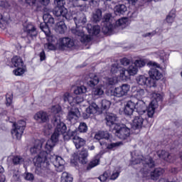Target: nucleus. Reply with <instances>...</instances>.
I'll return each mask as SVG.
<instances>
[{
	"mask_svg": "<svg viewBox=\"0 0 182 182\" xmlns=\"http://www.w3.org/2000/svg\"><path fill=\"white\" fill-rule=\"evenodd\" d=\"M151 97L154 99L149 104V107L147 109V105L144 101L140 100L136 102H134V109L139 116H144V119L147 117H153L154 116V112L157 109L159 102L163 101V95L152 92Z\"/></svg>",
	"mask_w": 182,
	"mask_h": 182,
	"instance_id": "obj_1",
	"label": "nucleus"
},
{
	"mask_svg": "<svg viewBox=\"0 0 182 182\" xmlns=\"http://www.w3.org/2000/svg\"><path fill=\"white\" fill-rule=\"evenodd\" d=\"M48 156L49 154L46 151H41L38 156L34 158L33 163L36 167L35 170L36 174L43 176L50 173L49 163L46 161Z\"/></svg>",
	"mask_w": 182,
	"mask_h": 182,
	"instance_id": "obj_2",
	"label": "nucleus"
},
{
	"mask_svg": "<svg viewBox=\"0 0 182 182\" xmlns=\"http://www.w3.org/2000/svg\"><path fill=\"white\" fill-rule=\"evenodd\" d=\"M114 23V21H113V16H112V14L108 13L104 15L102 18V32L104 33H112L113 32L114 26L113 24Z\"/></svg>",
	"mask_w": 182,
	"mask_h": 182,
	"instance_id": "obj_3",
	"label": "nucleus"
},
{
	"mask_svg": "<svg viewBox=\"0 0 182 182\" xmlns=\"http://www.w3.org/2000/svg\"><path fill=\"white\" fill-rule=\"evenodd\" d=\"M13 130L11 131L13 137H15L17 140H21L25 127H26V122L20 120L17 123L14 122L13 124Z\"/></svg>",
	"mask_w": 182,
	"mask_h": 182,
	"instance_id": "obj_4",
	"label": "nucleus"
},
{
	"mask_svg": "<svg viewBox=\"0 0 182 182\" xmlns=\"http://www.w3.org/2000/svg\"><path fill=\"white\" fill-rule=\"evenodd\" d=\"M115 136L121 140H126L130 136V129L126 127V125H118L114 128Z\"/></svg>",
	"mask_w": 182,
	"mask_h": 182,
	"instance_id": "obj_5",
	"label": "nucleus"
},
{
	"mask_svg": "<svg viewBox=\"0 0 182 182\" xmlns=\"http://www.w3.org/2000/svg\"><path fill=\"white\" fill-rule=\"evenodd\" d=\"M24 32L26 33L27 43H31L32 41L38 36V31L36 27L32 23H28L24 26Z\"/></svg>",
	"mask_w": 182,
	"mask_h": 182,
	"instance_id": "obj_6",
	"label": "nucleus"
},
{
	"mask_svg": "<svg viewBox=\"0 0 182 182\" xmlns=\"http://www.w3.org/2000/svg\"><path fill=\"white\" fill-rule=\"evenodd\" d=\"M71 32L76 36H80V41L82 43L90 42L92 40L90 36L85 34V31H83V26H76V27L71 28Z\"/></svg>",
	"mask_w": 182,
	"mask_h": 182,
	"instance_id": "obj_7",
	"label": "nucleus"
},
{
	"mask_svg": "<svg viewBox=\"0 0 182 182\" xmlns=\"http://www.w3.org/2000/svg\"><path fill=\"white\" fill-rule=\"evenodd\" d=\"M60 134H61L59 132L55 131L50 139H48L45 144V151H46L48 154H49V153L53 150V147L56 146L58 141H59V136H60Z\"/></svg>",
	"mask_w": 182,
	"mask_h": 182,
	"instance_id": "obj_8",
	"label": "nucleus"
},
{
	"mask_svg": "<svg viewBox=\"0 0 182 182\" xmlns=\"http://www.w3.org/2000/svg\"><path fill=\"white\" fill-rule=\"evenodd\" d=\"M149 64L151 66V70L149 71V79H151V80H155V82L156 80H160V79L163 77L161 73L158 70V69H160V65L156 63H149Z\"/></svg>",
	"mask_w": 182,
	"mask_h": 182,
	"instance_id": "obj_9",
	"label": "nucleus"
},
{
	"mask_svg": "<svg viewBox=\"0 0 182 182\" xmlns=\"http://www.w3.org/2000/svg\"><path fill=\"white\" fill-rule=\"evenodd\" d=\"M140 163H142L144 167H149L150 168L154 167V161L149 156L144 158L143 156H139L132 159L133 164H140Z\"/></svg>",
	"mask_w": 182,
	"mask_h": 182,
	"instance_id": "obj_10",
	"label": "nucleus"
},
{
	"mask_svg": "<svg viewBox=\"0 0 182 182\" xmlns=\"http://www.w3.org/2000/svg\"><path fill=\"white\" fill-rule=\"evenodd\" d=\"M106 124L109 127L111 132H114V129L119 126V124L116 123L117 122V115L114 113H108L105 117Z\"/></svg>",
	"mask_w": 182,
	"mask_h": 182,
	"instance_id": "obj_11",
	"label": "nucleus"
},
{
	"mask_svg": "<svg viewBox=\"0 0 182 182\" xmlns=\"http://www.w3.org/2000/svg\"><path fill=\"white\" fill-rule=\"evenodd\" d=\"M136 82L140 86H146L148 87H156V80H151L144 75H139L136 77Z\"/></svg>",
	"mask_w": 182,
	"mask_h": 182,
	"instance_id": "obj_12",
	"label": "nucleus"
},
{
	"mask_svg": "<svg viewBox=\"0 0 182 182\" xmlns=\"http://www.w3.org/2000/svg\"><path fill=\"white\" fill-rule=\"evenodd\" d=\"M52 122L55 127V132H57V133H60V134L66 133V125L60 121V117L56 115L53 118Z\"/></svg>",
	"mask_w": 182,
	"mask_h": 182,
	"instance_id": "obj_13",
	"label": "nucleus"
},
{
	"mask_svg": "<svg viewBox=\"0 0 182 182\" xmlns=\"http://www.w3.org/2000/svg\"><path fill=\"white\" fill-rule=\"evenodd\" d=\"M87 156H89L87 151L86 149H82L80 151L79 156L75 154L74 159L71 160V163L75 164V166H77V161H80L81 164H86V163H87Z\"/></svg>",
	"mask_w": 182,
	"mask_h": 182,
	"instance_id": "obj_14",
	"label": "nucleus"
},
{
	"mask_svg": "<svg viewBox=\"0 0 182 182\" xmlns=\"http://www.w3.org/2000/svg\"><path fill=\"white\" fill-rule=\"evenodd\" d=\"M130 90V85L128 84H123L122 85L115 87L113 92V95L116 97H123L126 96Z\"/></svg>",
	"mask_w": 182,
	"mask_h": 182,
	"instance_id": "obj_15",
	"label": "nucleus"
},
{
	"mask_svg": "<svg viewBox=\"0 0 182 182\" xmlns=\"http://www.w3.org/2000/svg\"><path fill=\"white\" fill-rule=\"evenodd\" d=\"M40 29L44 32V33L47 36V41L48 43H53V42L56 41V37L53 36L50 33V30L49 29V27L46 25V23H41L40 24Z\"/></svg>",
	"mask_w": 182,
	"mask_h": 182,
	"instance_id": "obj_16",
	"label": "nucleus"
},
{
	"mask_svg": "<svg viewBox=\"0 0 182 182\" xmlns=\"http://www.w3.org/2000/svg\"><path fill=\"white\" fill-rule=\"evenodd\" d=\"M147 118H144V116L141 115L135 117L132 124V129L140 132V129L143 127V122Z\"/></svg>",
	"mask_w": 182,
	"mask_h": 182,
	"instance_id": "obj_17",
	"label": "nucleus"
},
{
	"mask_svg": "<svg viewBox=\"0 0 182 182\" xmlns=\"http://www.w3.org/2000/svg\"><path fill=\"white\" fill-rule=\"evenodd\" d=\"M80 116V112L79 111V109L77 108H72L68 114L67 119L75 124L76 123V120L79 119V117Z\"/></svg>",
	"mask_w": 182,
	"mask_h": 182,
	"instance_id": "obj_18",
	"label": "nucleus"
},
{
	"mask_svg": "<svg viewBox=\"0 0 182 182\" xmlns=\"http://www.w3.org/2000/svg\"><path fill=\"white\" fill-rule=\"evenodd\" d=\"M33 117L34 120H36L38 123H47V122H49V115L46 112H38Z\"/></svg>",
	"mask_w": 182,
	"mask_h": 182,
	"instance_id": "obj_19",
	"label": "nucleus"
},
{
	"mask_svg": "<svg viewBox=\"0 0 182 182\" xmlns=\"http://www.w3.org/2000/svg\"><path fill=\"white\" fill-rule=\"evenodd\" d=\"M74 22L76 26H82L87 22V19L86 18L85 14L78 11L76 14V16L74 18Z\"/></svg>",
	"mask_w": 182,
	"mask_h": 182,
	"instance_id": "obj_20",
	"label": "nucleus"
},
{
	"mask_svg": "<svg viewBox=\"0 0 182 182\" xmlns=\"http://www.w3.org/2000/svg\"><path fill=\"white\" fill-rule=\"evenodd\" d=\"M54 160H53V163L55 167L57 168V171H63L65 167L63 166L65 164V160L62 159L60 156H53Z\"/></svg>",
	"mask_w": 182,
	"mask_h": 182,
	"instance_id": "obj_21",
	"label": "nucleus"
},
{
	"mask_svg": "<svg viewBox=\"0 0 182 182\" xmlns=\"http://www.w3.org/2000/svg\"><path fill=\"white\" fill-rule=\"evenodd\" d=\"M59 46L61 48H73L75 46V41L70 38H62L59 39Z\"/></svg>",
	"mask_w": 182,
	"mask_h": 182,
	"instance_id": "obj_22",
	"label": "nucleus"
},
{
	"mask_svg": "<svg viewBox=\"0 0 182 182\" xmlns=\"http://www.w3.org/2000/svg\"><path fill=\"white\" fill-rule=\"evenodd\" d=\"M134 102L133 100H130L127 102L125 105L124 113L127 116H132V114H133V112H134Z\"/></svg>",
	"mask_w": 182,
	"mask_h": 182,
	"instance_id": "obj_23",
	"label": "nucleus"
},
{
	"mask_svg": "<svg viewBox=\"0 0 182 182\" xmlns=\"http://www.w3.org/2000/svg\"><path fill=\"white\" fill-rule=\"evenodd\" d=\"M85 29H87L90 35H99V33H100V26H92V24L88 23L85 27Z\"/></svg>",
	"mask_w": 182,
	"mask_h": 182,
	"instance_id": "obj_24",
	"label": "nucleus"
},
{
	"mask_svg": "<svg viewBox=\"0 0 182 182\" xmlns=\"http://www.w3.org/2000/svg\"><path fill=\"white\" fill-rule=\"evenodd\" d=\"M43 19L44 22L43 23H46V25L49 28L50 26H53L55 25V18L52 17V16L48 13H46L43 16Z\"/></svg>",
	"mask_w": 182,
	"mask_h": 182,
	"instance_id": "obj_25",
	"label": "nucleus"
},
{
	"mask_svg": "<svg viewBox=\"0 0 182 182\" xmlns=\"http://www.w3.org/2000/svg\"><path fill=\"white\" fill-rule=\"evenodd\" d=\"M87 83L90 87H95L96 85L99 84V77L95 74H90V78Z\"/></svg>",
	"mask_w": 182,
	"mask_h": 182,
	"instance_id": "obj_26",
	"label": "nucleus"
},
{
	"mask_svg": "<svg viewBox=\"0 0 182 182\" xmlns=\"http://www.w3.org/2000/svg\"><path fill=\"white\" fill-rule=\"evenodd\" d=\"M100 146H105V147H107L108 150H113V149H116L117 147H120V146H123V142L117 141L114 143H111L107 146L106 142L100 141Z\"/></svg>",
	"mask_w": 182,
	"mask_h": 182,
	"instance_id": "obj_27",
	"label": "nucleus"
},
{
	"mask_svg": "<svg viewBox=\"0 0 182 182\" xmlns=\"http://www.w3.org/2000/svg\"><path fill=\"white\" fill-rule=\"evenodd\" d=\"M110 137V134L107 131H100L95 135V140H103V139H105V140H109V138Z\"/></svg>",
	"mask_w": 182,
	"mask_h": 182,
	"instance_id": "obj_28",
	"label": "nucleus"
},
{
	"mask_svg": "<svg viewBox=\"0 0 182 182\" xmlns=\"http://www.w3.org/2000/svg\"><path fill=\"white\" fill-rule=\"evenodd\" d=\"M11 63L14 68H23V60L18 55L11 58Z\"/></svg>",
	"mask_w": 182,
	"mask_h": 182,
	"instance_id": "obj_29",
	"label": "nucleus"
},
{
	"mask_svg": "<svg viewBox=\"0 0 182 182\" xmlns=\"http://www.w3.org/2000/svg\"><path fill=\"white\" fill-rule=\"evenodd\" d=\"M127 11V7L124 4H118L114 7V14L123 15Z\"/></svg>",
	"mask_w": 182,
	"mask_h": 182,
	"instance_id": "obj_30",
	"label": "nucleus"
},
{
	"mask_svg": "<svg viewBox=\"0 0 182 182\" xmlns=\"http://www.w3.org/2000/svg\"><path fill=\"white\" fill-rule=\"evenodd\" d=\"M75 137H77V130L68 129L65 134H64V140H75Z\"/></svg>",
	"mask_w": 182,
	"mask_h": 182,
	"instance_id": "obj_31",
	"label": "nucleus"
},
{
	"mask_svg": "<svg viewBox=\"0 0 182 182\" xmlns=\"http://www.w3.org/2000/svg\"><path fill=\"white\" fill-rule=\"evenodd\" d=\"M53 14L55 16H60V18H63V15L66 14V9H63L62 6H57L54 9Z\"/></svg>",
	"mask_w": 182,
	"mask_h": 182,
	"instance_id": "obj_32",
	"label": "nucleus"
},
{
	"mask_svg": "<svg viewBox=\"0 0 182 182\" xmlns=\"http://www.w3.org/2000/svg\"><path fill=\"white\" fill-rule=\"evenodd\" d=\"M67 29L66 24H65V21H59L55 27V31L58 33H65V31Z\"/></svg>",
	"mask_w": 182,
	"mask_h": 182,
	"instance_id": "obj_33",
	"label": "nucleus"
},
{
	"mask_svg": "<svg viewBox=\"0 0 182 182\" xmlns=\"http://www.w3.org/2000/svg\"><path fill=\"white\" fill-rule=\"evenodd\" d=\"M158 156L159 159H163V160H165L166 161L171 162V155L164 150L159 151Z\"/></svg>",
	"mask_w": 182,
	"mask_h": 182,
	"instance_id": "obj_34",
	"label": "nucleus"
},
{
	"mask_svg": "<svg viewBox=\"0 0 182 182\" xmlns=\"http://www.w3.org/2000/svg\"><path fill=\"white\" fill-rule=\"evenodd\" d=\"M134 96L138 100H141L144 96H146V92L144 89L141 88H136V90L134 92Z\"/></svg>",
	"mask_w": 182,
	"mask_h": 182,
	"instance_id": "obj_35",
	"label": "nucleus"
},
{
	"mask_svg": "<svg viewBox=\"0 0 182 182\" xmlns=\"http://www.w3.org/2000/svg\"><path fill=\"white\" fill-rule=\"evenodd\" d=\"M163 173H164V170L161 168H155L153 172L151 173V177L152 180H157L160 176H162Z\"/></svg>",
	"mask_w": 182,
	"mask_h": 182,
	"instance_id": "obj_36",
	"label": "nucleus"
},
{
	"mask_svg": "<svg viewBox=\"0 0 182 182\" xmlns=\"http://www.w3.org/2000/svg\"><path fill=\"white\" fill-rule=\"evenodd\" d=\"M92 21L93 22H95V23L102 21V10L99 9L95 10L92 14Z\"/></svg>",
	"mask_w": 182,
	"mask_h": 182,
	"instance_id": "obj_37",
	"label": "nucleus"
},
{
	"mask_svg": "<svg viewBox=\"0 0 182 182\" xmlns=\"http://www.w3.org/2000/svg\"><path fill=\"white\" fill-rule=\"evenodd\" d=\"M73 143L76 149H80V147H82V146L86 144V141L79 136H75L74 138Z\"/></svg>",
	"mask_w": 182,
	"mask_h": 182,
	"instance_id": "obj_38",
	"label": "nucleus"
},
{
	"mask_svg": "<svg viewBox=\"0 0 182 182\" xmlns=\"http://www.w3.org/2000/svg\"><path fill=\"white\" fill-rule=\"evenodd\" d=\"M43 143L41 141H36V145L34 146L31 147L30 149L31 154H36V153H38V151H41V149H42Z\"/></svg>",
	"mask_w": 182,
	"mask_h": 182,
	"instance_id": "obj_39",
	"label": "nucleus"
},
{
	"mask_svg": "<svg viewBox=\"0 0 182 182\" xmlns=\"http://www.w3.org/2000/svg\"><path fill=\"white\" fill-rule=\"evenodd\" d=\"M63 100L65 103H69L71 106H75V104H73V97L68 92H65L63 95Z\"/></svg>",
	"mask_w": 182,
	"mask_h": 182,
	"instance_id": "obj_40",
	"label": "nucleus"
},
{
	"mask_svg": "<svg viewBox=\"0 0 182 182\" xmlns=\"http://www.w3.org/2000/svg\"><path fill=\"white\" fill-rule=\"evenodd\" d=\"M120 73V77H122V80H127L129 79V76H130V74L128 71V70H126L124 68H122L119 70Z\"/></svg>",
	"mask_w": 182,
	"mask_h": 182,
	"instance_id": "obj_41",
	"label": "nucleus"
},
{
	"mask_svg": "<svg viewBox=\"0 0 182 182\" xmlns=\"http://www.w3.org/2000/svg\"><path fill=\"white\" fill-rule=\"evenodd\" d=\"M73 181V178L69 175L67 172H63L61 176V182H72Z\"/></svg>",
	"mask_w": 182,
	"mask_h": 182,
	"instance_id": "obj_42",
	"label": "nucleus"
},
{
	"mask_svg": "<svg viewBox=\"0 0 182 182\" xmlns=\"http://www.w3.org/2000/svg\"><path fill=\"white\" fill-rule=\"evenodd\" d=\"M12 161L14 166H18V164H22V163L25 161V159L21 156H14L13 157Z\"/></svg>",
	"mask_w": 182,
	"mask_h": 182,
	"instance_id": "obj_43",
	"label": "nucleus"
},
{
	"mask_svg": "<svg viewBox=\"0 0 182 182\" xmlns=\"http://www.w3.org/2000/svg\"><path fill=\"white\" fill-rule=\"evenodd\" d=\"M128 73L130 76H134V75H137V67L132 63V65L127 69Z\"/></svg>",
	"mask_w": 182,
	"mask_h": 182,
	"instance_id": "obj_44",
	"label": "nucleus"
},
{
	"mask_svg": "<svg viewBox=\"0 0 182 182\" xmlns=\"http://www.w3.org/2000/svg\"><path fill=\"white\" fill-rule=\"evenodd\" d=\"M63 21H72V19L75 21V18H76V16L72 14V13H68V9H66V13L63 15Z\"/></svg>",
	"mask_w": 182,
	"mask_h": 182,
	"instance_id": "obj_45",
	"label": "nucleus"
},
{
	"mask_svg": "<svg viewBox=\"0 0 182 182\" xmlns=\"http://www.w3.org/2000/svg\"><path fill=\"white\" fill-rule=\"evenodd\" d=\"M104 93L105 91H103V89H102V87H97L94 88L92 90L93 96H102V95H104Z\"/></svg>",
	"mask_w": 182,
	"mask_h": 182,
	"instance_id": "obj_46",
	"label": "nucleus"
},
{
	"mask_svg": "<svg viewBox=\"0 0 182 182\" xmlns=\"http://www.w3.org/2000/svg\"><path fill=\"white\" fill-rule=\"evenodd\" d=\"M111 105L112 102L107 100H102L101 102V107L103 110H107V109H109Z\"/></svg>",
	"mask_w": 182,
	"mask_h": 182,
	"instance_id": "obj_47",
	"label": "nucleus"
},
{
	"mask_svg": "<svg viewBox=\"0 0 182 182\" xmlns=\"http://www.w3.org/2000/svg\"><path fill=\"white\" fill-rule=\"evenodd\" d=\"M9 23V20H5L2 14H0V28L1 29H5L6 25Z\"/></svg>",
	"mask_w": 182,
	"mask_h": 182,
	"instance_id": "obj_48",
	"label": "nucleus"
},
{
	"mask_svg": "<svg viewBox=\"0 0 182 182\" xmlns=\"http://www.w3.org/2000/svg\"><path fill=\"white\" fill-rule=\"evenodd\" d=\"M25 72H26V70H25V68H23V66L18 67L16 70H13V73L16 76H22V75H23V73H25Z\"/></svg>",
	"mask_w": 182,
	"mask_h": 182,
	"instance_id": "obj_49",
	"label": "nucleus"
},
{
	"mask_svg": "<svg viewBox=\"0 0 182 182\" xmlns=\"http://www.w3.org/2000/svg\"><path fill=\"white\" fill-rule=\"evenodd\" d=\"M87 92V89L85 86L77 87V89L75 90V95H82V93H86Z\"/></svg>",
	"mask_w": 182,
	"mask_h": 182,
	"instance_id": "obj_50",
	"label": "nucleus"
},
{
	"mask_svg": "<svg viewBox=\"0 0 182 182\" xmlns=\"http://www.w3.org/2000/svg\"><path fill=\"white\" fill-rule=\"evenodd\" d=\"M99 161H100V160L96 159H93L92 161H91L88 166H87V170H92V168H93V167H96V166H97L99 164Z\"/></svg>",
	"mask_w": 182,
	"mask_h": 182,
	"instance_id": "obj_51",
	"label": "nucleus"
},
{
	"mask_svg": "<svg viewBox=\"0 0 182 182\" xmlns=\"http://www.w3.org/2000/svg\"><path fill=\"white\" fill-rule=\"evenodd\" d=\"M133 63L136 67V68H143L144 66H146V61L141 59L136 60Z\"/></svg>",
	"mask_w": 182,
	"mask_h": 182,
	"instance_id": "obj_52",
	"label": "nucleus"
},
{
	"mask_svg": "<svg viewBox=\"0 0 182 182\" xmlns=\"http://www.w3.org/2000/svg\"><path fill=\"white\" fill-rule=\"evenodd\" d=\"M80 133H86L87 132V124L85 122H81L78 127Z\"/></svg>",
	"mask_w": 182,
	"mask_h": 182,
	"instance_id": "obj_53",
	"label": "nucleus"
},
{
	"mask_svg": "<svg viewBox=\"0 0 182 182\" xmlns=\"http://www.w3.org/2000/svg\"><path fill=\"white\" fill-rule=\"evenodd\" d=\"M87 109V112H90L91 113H93L95 114V113H97V112L98 107L97 105H96V103H92Z\"/></svg>",
	"mask_w": 182,
	"mask_h": 182,
	"instance_id": "obj_54",
	"label": "nucleus"
},
{
	"mask_svg": "<svg viewBox=\"0 0 182 182\" xmlns=\"http://www.w3.org/2000/svg\"><path fill=\"white\" fill-rule=\"evenodd\" d=\"M115 23L116 26H115L114 28H116V26H122L123 25H126V23H127V18H119L118 21L115 22Z\"/></svg>",
	"mask_w": 182,
	"mask_h": 182,
	"instance_id": "obj_55",
	"label": "nucleus"
},
{
	"mask_svg": "<svg viewBox=\"0 0 182 182\" xmlns=\"http://www.w3.org/2000/svg\"><path fill=\"white\" fill-rule=\"evenodd\" d=\"M176 18V14L171 11L169 15L166 17V21L168 23H173L174 22V18Z\"/></svg>",
	"mask_w": 182,
	"mask_h": 182,
	"instance_id": "obj_56",
	"label": "nucleus"
},
{
	"mask_svg": "<svg viewBox=\"0 0 182 182\" xmlns=\"http://www.w3.org/2000/svg\"><path fill=\"white\" fill-rule=\"evenodd\" d=\"M44 48L48 50H55V45L53 43H46L44 44Z\"/></svg>",
	"mask_w": 182,
	"mask_h": 182,
	"instance_id": "obj_57",
	"label": "nucleus"
},
{
	"mask_svg": "<svg viewBox=\"0 0 182 182\" xmlns=\"http://www.w3.org/2000/svg\"><path fill=\"white\" fill-rule=\"evenodd\" d=\"M109 172L105 171L102 175H101L99 177V180H100V181H102V182L106 181V180L109 178Z\"/></svg>",
	"mask_w": 182,
	"mask_h": 182,
	"instance_id": "obj_58",
	"label": "nucleus"
},
{
	"mask_svg": "<svg viewBox=\"0 0 182 182\" xmlns=\"http://www.w3.org/2000/svg\"><path fill=\"white\" fill-rule=\"evenodd\" d=\"M120 69H122V68L119 67L116 64H114V65H112V66L111 68V72H112V73H117L118 71L120 72Z\"/></svg>",
	"mask_w": 182,
	"mask_h": 182,
	"instance_id": "obj_59",
	"label": "nucleus"
},
{
	"mask_svg": "<svg viewBox=\"0 0 182 182\" xmlns=\"http://www.w3.org/2000/svg\"><path fill=\"white\" fill-rule=\"evenodd\" d=\"M0 6L4 8V9H9V8H11V4L8 1H1L0 3Z\"/></svg>",
	"mask_w": 182,
	"mask_h": 182,
	"instance_id": "obj_60",
	"label": "nucleus"
},
{
	"mask_svg": "<svg viewBox=\"0 0 182 182\" xmlns=\"http://www.w3.org/2000/svg\"><path fill=\"white\" fill-rule=\"evenodd\" d=\"M121 64L123 65V66H129L130 65V60L127 58H124L121 60Z\"/></svg>",
	"mask_w": 182,
	"mask_h": 182,
	"instance_id": "obj_61",
	"label": "nucleus"
},
{
	"mask_svg": "<svg viewBox=\"0 0 182 182\" xmlns=\"http://www.w3.org/2000/svg\"><path fill=\"white\" fill-rule=\"evenodd\" d=\"M82 102H83V98H82L81 97L77 96L75 98H73V105H75V103H77V105H79V103H82Z\"/></svg>",
	"mask_w": 182,
	"mask_h": 182,
	"instance_id": "obj_62",
	"label": "nucleus"
},
{
	"mask_svg": "<svg viewBox=\"0 0 182 182\" xmlns=\"http://www.w3.org/2000/svg\"><path fill=\"white\" fill-rule=\"evenodd\" d=\"M35 178V177L33 176V175L31 173H27L26 174L25 176V179L28 181H33V179Z\"/></svg>",
	"mask_w": 182,
	"mask_h": 182,
	"instance_id": "obj_63",
	"label": "nucleus"
},
{
	"mask_svg": "<svg viewBox=\"0 0 182 182\" xmlns=\"http://www.w3.org/2000/svg\"><path fill=\"white\" fill-rule=\"evenodd\" d=\"M54 4L57 6H63L65 5V0H54Z\"/></svg>",
	"mask_w": 182,
	"mask_h": 182,
	"instance_id": "obj_64",
	"label": "nucleus"
}]
</instances>
